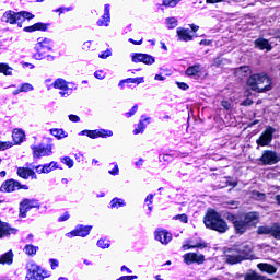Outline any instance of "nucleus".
I'll list each match as a JSON object with an SVG mask.
<instances>
[{"label": "nucleus", "instance_id": "obj_22", "mask_svg": "<svg viewBox=\"0 0 280 280\" xmlns=\"http://www.w3.org/2000/svg\"><path fill=\"white\" fill-rule=\"evenodd\" d=\"M200 73H202V65H200V63H196L186 69V75H188V77H198L199 78Z\"/></svg>", "mask_w": 280, "mask_h": 280}, {"label": "nucleus", "instance_id": "obj_12", "mask_svg": "<svg viewBox=\"0 0 280 280\" xmlns=\"http://www.w3.org/2000/svg\"><path fill=\"white\" fill-rule=\"evenodd\" d=\"M33 156L34 159H40V156H47L51 152V145L47 144L46 147L39 144L38 147H33Z\"/></svg>", "mask_w": 280, "mask_h": 280}, {"label": "nucleus", "instance_id": "obj_32", "mask_svg": "<svg viewBox=\"0 0 280 280\" xmlns=\"http://www.w3.org/2000/svg\"><path fill=\"white\" fill-rule=\"evenodd\" d=\"M52 86L59 89L60 91L69 89V83L65 79H57Z\"/></svg>", "mask_w": 280, "mask_h": 280}, {"label": "nucleus", "instance_id": "obj_11", "mask_svg": "<svg viewBox=\"0 0 280 280\" xmlns=\"http://www.w3.org/2000/svg\"><path fill=\"white\" fill-rule=\"evenodd\" d=\"M183 259L187 266H191V264H205V255L202 254L187 253L183 256Z\"/></svg>", "mask_w": 280, "mask_h": 280}, {"label": "nucleus", "instance_id": "obj_52", "mask_svg": "<svg viewBox=\"0 0 280 280\" xmlns=\"http://www.w3.org/2000/svg\"><path fill=\"white\" fill-rule=\"evenodd\" d=\"M8 148H12V142H0V150H8Z\"/></svg>", "mask_w": 280, "mask_h": 280}, {"label": "nucleus", "instance_id": "obj_2", "mask_svg": "<svg viewBox=\"0 0 280 280\" xmlns=\"http://www.w3.org/2000/svg\"><path fill=\"white\" fill-rule=\"evenodd\" d=\"M203 223L206 229L217 231V233H226L229 231V224L218 211L211 209L208 210L203 217Z\"/></svg>", "mask_w": 280, "mask_h": 280}, {"label": "nucleus", "instance_id": "obj_64", "mask_svg": "<svg viewBox=\"0 0 280 280\" xmlns=\"http://www.w3.org/2000/svg\"><path fill=\"white\" fill-rule=\"evenodd\" d=\"M211 39H202L200 43H199V45H206L207 47L209 46V45H211Z\"/></svg>", "mask_w": 280, "mask_h": 280}, {"label": "nucleus", "instance_id": "obj_60", "mask_svg": "<svg viewBox=\"0 0 280 280\" xmlns=\"http://www.w3.org/2000/svg\"><path fill=\"white\" fill-rule=\"evenodd\" d=\"M94 75L97 80H104V72L102 71H96Z\"/></svg>", "mask_w": 280, "mask_h": 280}, {"label": "nucleus", "instance_id": "obj_37", "mask_svg": "<svg viewBox=\"0 0 280 280\" xmlns=\"http://www.w3.org/2000/svg\"><path fill=\"white\" fill-rule=\"evenodd\" d=\"M166 25L168 30H174V27L178 26V20L176 18L166 19Z\"/></svg>", "mask_w": 280, "mask_h": 280}, {"label": "nucleus", "instance_id": "obj_4", "mask_svg": "<svg viewBox=\"0 0 280 280\" xmlns=\"http://www.w3.org/2000/svg\"><path fill=\"white\" fill-rule=\"evenodd\" d=\"M279 161V154H277V152L272 150H265L259 159L261 165H277Z\"/></svg>", "mask_w": 280, "mask_h": 280}, {"label": "nucleus", "instance_id": "obj_63", "mask_svg": "<svg viewBox=\"0 0 280 280\" xmlns=\"http://www.w3.org/2000/svg\"><path fill=\"white\" fill-rule=\"evenodd\" d=\"M69 119H70V121H73V122L80 121V117H78L77 115H70Z\"/></svg>", "mask_w": 280, "mask_h": 280}, {"label": "nucleus", "instance_id": "obj_7", "mask_svg": "<svg viewBox=\"0 0 280 280\" xmlns=\"http://www.w3.org/2000/svg\"><path fill=\"white\" fill-rule=\"evenodd\" d=\"M234 246H236L238 255L242 257V261L246 259H255V256L253 255V245L248 243H240Z\"/></svg>", "mask_w": 280, "mask_h": 280}, {"label": "nucleus", "instance_id": "obj_39", "mask_svg": "<svg viewBox=\"0 0 280 280\" xmlns=\"http://www.w3.org/2000/svg\"><path fill=\"white\" fill-rule=\"evenodd\" d=\"M80 135H86L90 139H97V129L96 130H83Z\"/></svg>", "mask_w": 280, "mask_h": 280}, {"label": "nucleus", "instance_id": "obj_10", "mask_svg": "<svg viewBox=\"0 0 280 280\" xmlns=\"http://www.w3.org/2000/svg\"><path fill=\"white\" fill-rule=\"evenodd\" d=\"M16 189H27V185L21 186V183L18 180L9 179L5 180L0 187V191H5L7 194L16 191Z\"/></svg>", "mask_w": 280, "mask_h": 280}, {"label": "nucleus", "instance_id": "obj_14", "mask_svg": "<svg viewBox=\"0 0 280 280\" xmlns=\"http://www.w3.org/2000/svg\"><path fill=\"white\" fill-rule=\"evenodd\" d=\"M91 225H79L77 229L72 230L68 235H72V237H86L91 233Z\"/></svg>", "mask_w": 280, "mask_h": 280}, {"label": "nucleus", "instance_id": "obj_34", "mask_svg": "<svg viewBox=\"0 0 280 280\" xmlns=\"http://www.w3.org/2000/svg\"><path fill=\"white\" fill-rule=\"evenodd\" d=\"M184 250H189L191 248H207V243L205 242H197L196 244L194 245H184L183 246Z\"/></svg>", "mask_w": 280, "mask_h": 280}, {"label": "nucleus", "instance_id": "obj_27", "mask_svg": "<svg viewBox=\"0 0 280 280\" xmlns=\"http://www.w3.org/2000/svg\"><path fill=\"white\" fill-rule=\"evenodd\" d=\"M13 141L16 145L25 141V131L22 129H14L12 132Z\"/></svg>", "mask_w": 280, "mask_h": 280}, {"label": "nucleus", "instance_id": "obj_31", "mask_svg": "<svg viewBox=\"0 0 280 280\" xmlns=\"http://www.w3.org/2000/svg\"><path fill=\"white\" fill-rule=\"evenodd\" d=\"M23 252L28 257H34V255H36V253H38V246H34L32 244H27V245L24 246Z\"/></svg>", "mask_w": 280, "mask_h": 280}, {"label": "nucleus", "instance_id": "obj_59", "mask_svg": "<svg viewBox=\"0 0 280 280\" xmlns=\"http://www.w3.org/2000/svg\"><path fill=\"white\" fill-rule=\"evenodd\" d=\"M49 262L52 270H56L58 268V261L56 259L51 258Z\"/></svg>", "mask_w": 280, "mask_h": 280}, {"label": "nucleus", "instance_id": "obj_1", "mask_svg": "<svg viewBox=\"0 0 280 280\" xmlns=\"http://www.w3.org/2000/svg\"><path fill=\"white\" fill-rule=\"evenodd\" d=\"M247 86L255 93H268L272 91V78L265 72L254 73L247 79Z\"/></svg>", "mask_w": 280, "mask_h": 280}, {"label": "nucleus", "instance_id": "obj_43", "mask_svg": "<svg viewBox=\"0 0 280 280\" xmlns=\"http://www.w3.org/2000/svg\"><path fill=\"white\" fill-rule=\"evenodd\" d=\"M179 1L180 0H164L163 5H165L166 8H176Z\"/></svg>", "mask_w": 280, "mask_h": 280}, {"label": "nucleus", "instance_id": "obj_13", "mask_svg": "<svg viewBox=\"0 0 280 280\" xmlns=\"http://www.w3.org/2000/svg\"><path fill=\"white\" fill-rule=\"evenodd\" d=\"M132 62H143L144 65H154V57L148 54L136 52L132 55Z\"/></svg>", "mask_w": 280, "mask_h": 280}, {"label": "nucleus", "instance_id": "obj_23", "mask_svg": "<svg viewBox=\"0 0 280 280\" xmlns=\"http://www.w3.org/2000/svg\"><path fill=\"white\" fill-rule=\"evenodd\" d=\"M56 167V162H50L46 165H38L35 170L37 171V174H49V172H52Z\"/></svg>", "mask_w": 280, "mask_h": 280}, {"label": "nucleus", "instance_id": "obj_16", "mask_svg": "<svg viewBox=\"0 0 280 280\" xmlns=\"http://www.w3.org/2000/svg\"><path fill=\"white\" fill-rule=\"evenodd\" d=\"M155 240L161 242V244H170L172 242V234L165 230H158L155 231Z\"/></svg>", "mask_w": 280, "mask_h": 280}, {"label": "nucleus", "instance_id": "obj_61", "mask_svg": "<svg viewBox=\"0 0 280 280\" xmlns=\"http://www.w3.org/2000/svg\"><path fill=\"white\" fill-rule=\"evenodd\" d=\"M242 106H253V100L246 98L243 101Z\"/></svg>", "mask_w": 280, "mask_h": 280}, {"label": "nucleus", "instance_id": "obj_28", "mask_svg": "<svg viewBox=\"0 0 280 280\" xmlns=\"http://www.w3.org/2000/svg\"><path fill=\"white\" fill-rule=\"evenodd\" d=\"M24 32H47V24H45V23H35L32 26L25 27Z\"/></svg>", "mask_w": 280, "mask_h": 280}, {"label": "nucleus", "instance_id": "obj_30", "mask_svg": "<svg viewBox=\"0 0 280 280\" xmlns=\"http://www.w3.org/2000/svg\"><path fill=\"white\" fill-rule=\"evenodd\" d=\"M15 231V229H12L7 224L0 222V240L1 237H5V235H10V233H14Z\"/></svg>", "mask_w": 280, "mask_h": 280}, {"label": "nucleus", "instance_id": "obj_41", "mask_svg": "<svg viewBox=\"0 0 280 280\" xmlns=\"http://www.w3.org/2000/svg\"><path fill=\"white\" fill-rule=\"evenodd\" d=\"M124 200L122 199H119V198H114L110 202V207L113 209L117 208V207H124Z\"/></svg>", "mask_w": 280, "mask_h": 280}, {"label": "nucleus", "instance_id": "obj_36", "mask_svg": "<svg viewBox=\"0 0 280 280\" xmlns=\"http://www.w3.org/2000/svg\"><path fill=\"white\" fill-rule=\"evenodd\" d=\"M0 73L3 75H12V68L8 63H0Z\"/></svg>", "mask_w": 280, "mask_h": 280}, {"label": "nucleus", "instance_id": "obj_3", "mask_svg": "<svg viewBox=\"0 0 280 280\" xmlns=\"http://www.w3.org/2000/svg\"><path fill=\"white\" fill-rule=\"evenodd\" d=\"M47 277V271L43 270L38 265L31 264L27 266V280H43Z\"/></svg>", "mask_w": 280, "mask_h": 280}, {"label": "nucleus", "instance_id": "obj_56", "mask_svg": "<svg viewBox=\"0 0 280 280\" xmlns=\"http://www.w3.org/2000/svg\"><path fill=\"white\" fill-rule=\"evenodd\" d=\"M110 55H112L110 49H107L104 52H102L101 55H98V57L102 59H106V58L110 57Z\"/></svg>", "mask_w": 280, "mask_h": 280}, {"label": "nucleus", "instance_id": "obj_33", "mask_svg": "<svg viewBox=\"0 0 280 280\" xmlns=\"http://www.w3.org/2000/svg\"><path fill=\"white\" fill-rule=\"evenodd\" d=\"M275 240H280V225L279 223H273L272 226H270V234Z\"/></svg>", "mask_w": 280, "mask_h": 280}, {"label": "nucleus", "instance_id": "obj_5", "mask_svg": "<svg viewBox=\"0 0 280 280\" xmlns=\"http://www.w3.org/2000/svg\"><path fill=\"white\" fill-rule=\"evenodd\" d=\"M30 209H40V203L36 199H23L20 202V218H26Z\"/></svg>", "mask_w": 280, "mask_h": 280}, {"label": "nucleus", "instance_id": "obj_44", "mask_svg": "<svg viewBox=\"0 0 280 280\" xmlns=\"http://www.w3.org/2000/svg\"><path fill=\"white\" fill-rule=\"evenodd\" d=\"M173 220H180L183 222V224H187V222H189V217H187V214H177L175 217H173Z\"/></svg>", "mask_w": 280, "mask_h": 280}, {"label": "nucleus", "instance_id": "obj_46", "mask_svg": "<svg viewBox=\"0 0 280 280\" xmlns=\"http://www.w3.org/2000/svg\"><path fill=\"white\" fill-rule=\"evenodd\" d=\"M143 130H145V124H143V121H140L138 124V127L133 130L135 135H141V132H143Z\"/></svg>", "mask_w": 280, "mask_h": 280}, {"label": "nucleus", "instance_id": "obj_42", "mask_svg": "<svg viewBox=\"0 0 280 280\" xmlns=\"http://www.w3.org/2000/svg\"><path fill=\"white\" fill-rule=\"evenodd\" d=\"M125 82H127V84L128 83L141 84V83H143V77H139V78H135V79L128 78V79H125Z\"/></svg>", "mask_w": 280, "mask_h": 280}, {"label": "nucleus", "instance_id": "obj_40", "mask_svg": "<svg viewBox=\"0 0 280 280\" xmlns=\"http://www.w3.org/2000/svg\"><path fill=\"white\" fill-rule=\"evenodd\" d=\"M97 137H102L103 139H105L106 137H113V132L106 129H98Z\"/></svg>", "mask_w": 280, "mask_h": 280}, {"label": "nucleus", "instance_id": "obj_49", "mask_svg": "<svg viewBox=\"0 0 280 280\" xmlns=\"http://www.w3.org/2000/svg\"><path fill=\"white\" fill-rule=\"evenodd\" d=\"M32 89H34V88L32 86V84H30V83H24V84L21 85L20 91H22V93H23V92L27 93V91H32Z\"/></svg>", "mask_w": 280, "mask_h": 280}, {"label": "nucleus", "instance_id": "obj_50", "mask_svg": "<svg viewBox=\"0 0 280 280\" xmlns=\"http://www.w3.org/2000/svg\"><path fill=\"white\" fill-rule=\"evenodd\" d=\"M257 273L256 272H249L244 276V280H256Z\"/></svg>", "mask_w": 280, "mask_h": 280}, {"label": "nucleus", "instance_id": "obj_54", "mask_svg": "<svg viewBox=\"0 0 280 280\" xmlns=\"http://www.w3.org/2000/svg\"><path fill=\"white\" fill-rule=\"evenodd\" d=\"M221 106H222L225 110H231V102H229V101H222V102H221Z\"/></svg>", "mask_w": 280, "mask_h": 280}, {"label": "nucleus", "instance_id": "obj_57", "mask_svg": "<svg viewBox=\"0 0 280 280\" xmlns=\"http://www.w3.org/2000/svg\"><path fill=\"white\" fill-rule=\"evenodd\" d=\"M254 196H256V198H259V200H266V194L264 192L254 191Z\"/></svg>", "mask_w": 280, "mask_h": 280}, {"label": "nucleus", "instance_id": "obj_20", "mask_svg": "<svg viewBox=\"0 0 280 280\" xmlns=\"http://www.w3.org/2000/svg\"><path fill=\"white\" fill-rule=\"evenodd\" d=\"M110 23V5H105V13L102 18V20H98L97 25L100 27H108V24Z\"/></svg>", "mask_w": 280, "mask_h": 280}, {"label": "nucleus", "instance_id": "obj_51", "mask_svg": "<svg viewBox=\"0 0 280 280\" xmlns=\"http://www.w3.org/2000/svg\"><path fill=\"white\" fill-rule=\"evenodd\" d=\"M226 220H229V222H232L234 226L235 222H237L240 219H237V217H235L234 214L228 213Z\"/></svg>", "mask_w": 280, "mask_h": 280}, {"label": "nucleus", "instance_id": "obj_17", "mask_svg": "<svg viewBox=\"0 0 280 280\" xmlns=\"http://www.w3.org/2000/svg\"><path fill=\"white\" fill-rule=\"evenodd\" d=\"M250 228L247 225L245 220L238 219L234 222V231L236 235H244Z\"/></svg>", "mask_w": 280, "mask_h": 280}, {"label": "nucleus", "instance_id": "obj_47", "mask_svg": "<svg viewBox=\"0 0 280 280\" xmlns=\"http://www.w3.org/2000/svg\"><path fill=\"white\" fill-rule=\"evenodd\" d=\"M19 14H20V21L21 19H27V21H30L31 19H34V15L26 11L19 12Z\"/></svg>", "mask_w": 280, "mask_h": 280}, {"label": "nucleus", "instance_id": "obj_29", "mask_svg": "<svg viewBox=\"0 0 280 280\" xmlns=\"http://www.w3.org/2000/svg\"><path fill=\"white\" fill-rule=\"evenodd\" d=\"M13 259H14V254L12 253V250H9L0 257V264H2V265L7 264L8 266H10V264H12Z\"/></svg>", "mask_w": 280, "mask_h": 280}, {"label": "nucleus", "instance_id": "obj_6", "mask_svg": "<svg viewBox=\"0 0 280 280\" xmlns=\"http://www.w3.org/2000/svg\"><path fill=\"white\" fill-rule=\"evenodd\" d=\"M224 257L226 264L230 265L241 264V261H243L240 252L235 245L225 250Z\"/></svg>", "mask_w": 280, "mask_h": 280}, {"label": "nucleus", "instance_id": "obj_55", "mask_svg": "<svg viewBox=\"0 0 280 280\" xmlns=\"http://www.w3.org/2000/svg\"><path fill=\"white\" fill-rule=\"evenodd\" d=\"M61 97H69L71 93V89L67 88V90H61L60 92Z\"/></svg>", "mask_w": 280, "mask_h": 280}, {"label": "nucleus", "instance_id": "obj_25", "mask_svg": "<svg viewBox=\"0 0 280 280\" xmlns=\"http://www.w3.org/2000/svg\"><path fill=\"white\" fill-rule=\"evenodd\" d=\"M257 268L261 272H267L268 275H276V272H277V267H275L268 262H260L257 265Z\"/></svg>", "mask_w": 280, "mask_h": 280}, {"label": "nucleus", "instance_id": "obj_18", "mask_svg": "<svg viewBox=\"0 0 280 280\" xmlns=\"http://www.w3.org/2000/svg\"><path fill=\"white\" fill-rule=\"evenodd\" d=\"M2 21H4V23H10L11 25H14L16 21H21V14L14 11H7L2 16Z\"/></svg>", "mask_w": 280, "mask_h": 280}, {"label": "nucleus", "instance_id": "obj_9", "mask_svg": "<svg viewBox=\"0 0 280 280\" xmlns=\"http://www.w3.org/2000/svg\"><path fill=\"white\" fill-rule=\"evenodd\" d=\"M272 135H275V128L268 127L260 137L256 140L257 145L262 148L272 143Z\"/></svg>", "mask_w": 280, "mask_h": 280}, {"label": "nucleus", "instance_id": "obj_24", "mask_svg": "<svg viewBox=\"0 0 280 280\" xmlns=\"http://www.w3.org/2000/svg\"><path fill=\"white\" fill-rule=\"evenodd\" d=\"M255 47H257L260 50L266 49L267 51H270L272 49V45H270V42L268 39L258 38L254 42Z\"/></svg>", "mask_w": 280, "mask_h": 280}, {"label": "nucleus", "instance_id": "obj_53", "mask_svg": "<svg viewBox=\"0 0 280 280\" xmlns=\"http://www.w3.org/2000/svg\"><path fill=\"white\" fill-rule=\"evenodd\" d=\"M220 65H222V58L217 57L213 59L211 67H220Z\"/></svg>", "mask_w": 280, "mask_h": 280}, {"label": "nucleus", "instance_id": "obj_21", "mask_svg": "<svg viewBox=\"0 0 280 280\" xmlns=\"http://www.w3.org/2000/svg\"><path fill=\"white\" fill-rule=\"evenodd\" d=\"M177 36H178L179 40H185L186 43H189V40L194 39L191 32H189V30L184 28V27L177 28Z\"/></svg>", "mask_w": 280, "mask_h": 280}, {"label": "nucleus", "instance_id": "obj_26", "mask_svg": "<svg viewBox=\"0 0 280 280\" xmlns=\"http://www.w3.org/2000/svg\"><path fill=\"white\" fill-rule=\"evenodd\" d=\"M18 176H20V178L27 179V178H30V176L35 177L36 173L32 168L19 167Z\"/></svg>", "mask_w": 280, "mask_h": 280}, {"label": "nucleus", "instance_id": "obj_19", "mask_svg": "<svg viewBox=\"0 0 280 280\" xmlns=\"http://www.w3.org/2000/svg\"><path fill=\"white\" fill-rule=\"evenodd\" d=\"M253 71L249 66H241L236 68L234 71V75L238 78V80H244V78H248Z\"/></svg>", "mask_w": 280, "mask_h": 280}, {"label": "nucleus", "instance_id": "obj_35", "mask_svg": "<svg viewBox=\"0 0 280 280\" xmlns=\"http://www.w3.org/2000/svg\"><path fill=\"white\" fill-rule=\"evenodd\" d=\"M50 133L52 135V137H56L57 139H65V137H67L65 135V130L62 129H50Z\"/></svg>", "mask_w": 280, "mask_h": 280}, {"label": "nucleus", "instance_id": "obj_15", "mask_svg": "<svg viewBox=\"0 0 280 280\" xmlns=\"http://www.w3.org/2000/svg\"><path fill=\"white\" fill-rule=\"evenodd\" d=\"M244 221L247 223V226H257L259 224V213L258 212H248L244 215Z\"/></svg>", "mask_w": 280, "mask_h": 280}, {"label": "nucleus", "instance_id": "obj_8", "mask_svg": "<svg viewBox=\"0 0 280 280\" xmlns=\"http://www.w3.org/2000/svg\"><path fill=\"white\" fill-rule=\"evenodd\" d=\"M50 43L51 40L48 38H44L42 40L38 38V43L35 46L37 52L33 55L35 60H43V58H45V51H43V49H51V47H49Z\"/></svg>", "mask_w": 280, "mask_h": 280}, {"label": "nucleus", "instance_id": "obj_62", "mask_svg": "<svg viewBox=\"0 0 280 280\" xmlns=\"http://www.w3.org/2000/svg\"><path fill=\"white\" fill-rule=\"evenodd\" d=\"M135 113H137V105H135L131 110L129 113H127V117H132V115H135Z\"/></svg>", "mask_w": 280, "mask_h": 280}, {"label": "nucleus", "instance_id": "obj_38", "mask_svg": "<svg viewBox=\"0 0 280 280\" xmlns=\"http://www.w3.org/2000/svg\"><path fill=\"white\" fill-rule=\"evenodd\" d=\"M258 235H270V226L262 225L257 228Z\"/></svg>", "mask_w": 280, "mask_h": 280}, {"label": "nucleus", "instance_id": "obj_45", "mask_svg": "<svg viewBox=\"0 0 280 280\" xmlns=\"http://www.w3.org/2000/svg\"><path fill=\"white\" fill-rule=\"evenodd\" d=\"M97 246L100 248H110V241H106V240H98L97 241Z\"/></svg>", "mask_w": 280, "mask_h": 280}, {"label": "nucleus", "instance_id": "obj_58", "mask_svg": "<svg viewBox=\"0 0 280 280\" xmlns=\"http://www.w3.org/2000/svg\"><path fill=\"white\" fill-rule=\"evenodd\" d=\"M177 86L183 91H187V89H189V85H187L185 82H177Z\"/></svg>", "mask_w": 280, "mask_h": 280}, {"label": "nucleus", "instance_id": "obj_48", "mask_svg": "<svg viewBox=\"0 0 280 280\" xmlns=\"http://www.w3.org/2000/svg\"><path fill=\"white\" fill-rule=\"evenodd\" d=\"M61 161H63L65 165L69 168L73 167V160L69 156H65Z\"/></svg>", "mask_w": 280, "mask_h": 280}]
</instances>
